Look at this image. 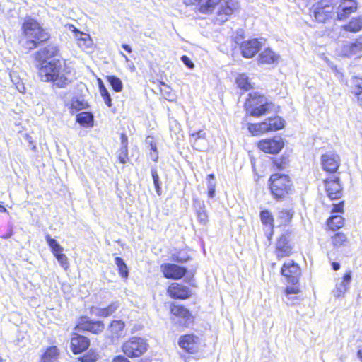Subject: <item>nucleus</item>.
<instances>
[{"label":"nucleus","mask_w":362,"mask_h":362,"mask_svg":"<svg viewBox=\"0 0 362 362\" xmlns=\"http://www.w3.org/2000/svg\"><path fill=\"white\" fill-rule=\"evenodd\" d=\"M38 76L41 81L52 82L59 88L67 86L71 80L69 78V71L64 62L59 59H53L48 63L37 64Z\"/></svg>","instance_id":"1"},{"label":"nucleus","mask_w":362,"mask_h":362,"mask_svg":"<svg viewBox=\"0 0 362 362\" xmlns=\"http://www.w3.org/2000/svg\"><path fill=\"white\" fill-rule=\"evenodd\" d=\"M23 36L22 45L25 49L32 50L36 48L41 42L49 39V35L35 19L27 17L22 25Z\"/></svg>","instance_id":"2"},{"label":"nucleus","mask_w":362,"mask_h":362,"mask_svg":"<svg viewBox=\"0 0 362 362\" xmlns=\"http://www.w3.org/2000/svg\"><path fill=\"white\" fill-rule=\"evenodd\" d=\"M245 103V107L247 114L253 117H260L269 112L274 108V104L268 100L263 95L252 93L248 95Z\"/></svg>","instance_id":"3"},{"label":"nucleus","mask_w":362,"mask_h":362,"mask_svg":"<svg viewBox=\"0 0 362 362\" xmlns=\"http://www.w3.org/2000/svg\"><path fill=\"white\" fill-rule=\"evenodd\" d=\"M245 103V107L247 114L253 117H260L269 112L274 108V104L268 100L263 95L252 93L248 95Z\"/></svg>","instance_id":"4"},{"label":"nucleus","mask_w":362,"mask_h":362,"mask_svg":"<svg viewBox=\"0 0 362 362\" xmlns=\"http://www.w3.org/2000/svg\"><path fill=\"white\" fill-rule=\"evenodd\" d=\"M269 188L275 199L284 197L290 191L291 182L286 175L275 173L269 179Z\"/></svg>","instance_id":"5"},{"label":"nucleus","mask_w":362,"mask_h":362,"mask_svg":"<svg viewBox=\"0 0 362 362\" xmlns=\"http://www.w3.org/2000/svg\"><path fill=\"white\" fill-rule=\"evenodd\" d=\"M146 340L141 337H133L122 344V351L128 357H139L147 350Z\"/></svg>","instance_id":"6"},{"label":"nucleus","mask_w":362,"mask_h":362,"mask_svg":"<svg viewBox=\"0 0 362 362\" xmlns=\"http://www.w3.org/2000/svg\"><path fill=\"white\" fill-rule=\"evenodd\" d=\"M299 266L292 260L285 262L281 268V274L284 276L288 283L296 285L300 276Z\"/></svg>","instance_id":"7"},{"label":"nucleus","mask_w":362,"mask_h":362,"mask_svg":"<svg viewBox=\"0 0 362 362\" xmlns=\"http://www.w3.org/2000/svg\"><path fill=\"white\" fill-rule=\"evenodd\" d=\"M259 148L267 153H278L284 147V141L280 136H275L273 139L261 140L258 143Z\"/></svg>","instance_id":"8"},{"label":"nucleus","mask_w":362,"mask_h":362,"mask_svg":"<svg viewBox=\"0 0 362 362\" xmlns=\"http://www.w3.org/2000/svg\"><path fill=\"white\" fill-rule=\"evenodd\" d=\"M240 8L238 0H222L218 11V20L226 21L228 17L237 11Z\"/></svg>","instance_id":"9"},{"label":"nucleus","mask_w":362,"mask_h":362,"mask_svg":"<svg viewBox=\"0 0 362 362\" xmlns=\"http://www.w3.org/2000/svg\"><path fill=\"white\" fill-rule=\"evenodd\" d=\"M59 54V49L54 45H49L34 54L37 64L48 63L49 60Z\"/></svg>","instance_id":"10"},{"label":"nucleus","mask_w":362,"mask_h":362,"mask_svg":"<svg viewBox=\"0 0 362 362\" xmlns=\"http://www.w3.org/2000/svg\"><path fill=\"white\" fill-rule=\"evenodd\" d=\"M160 269L167 279H180L187 273L186 268L174 264H163Z\"/></svg>","instance_id":"11"},{"label":"nucleus","mask_w":362,"mask_h":362,"mask_svg":"<svg viewBox=\"0 0 362 362\" xmlns=\"http://www.w3.org/2000/svg\"><path fill=\"white\" fill-rule=\"evenodd\" d=\"M179 345L186 351L193 354L198 351L200 341L198 337L194 334H186L180 338Z\"/></svg>","instance_id":"12"},{"label":"nucleus","mask_w":362,"mask_h":362,"mask_svg":"<svg viewBox=\"0 0 362 362\" xmlns=\"http://www.w3.org/2000/svg\"><path fill=\"white\" fill-rule=\"evenodd\" d=\"M105 327L101 321H90L88 317H81L76 329L87 330L95 334L103 331Z\"/></svg>","instance_id":"13"},{"label":"nucleus","mask_w":362,"mask_h":362,"mask_svg":"<svg viewBox=\"0 0 362 362\" xmlns=\"http://www.w3.org/2000/svg\"><path fill=\"white\" fill-rule=\"evenodd\" d=\"M339 181L338 177L325 181L327 194L330 199H339L342 195V187Z\"/></svg>","instance_id":"14"},{"label":"nucleus","mask_w":362,"mask_h":362,"mask_svg":"<svg viewBox=\"0 0 362 362\" xmlns=\"http://www.w3.org/2000/svg\"><path fill=\"white\" fill-rule=\"evenodd\" d=\"M321 162L325 170L329 173H334L339 168V157L335 153H327L322 156Z\"/></svg>","instance_id":"15"},{"label":"nucleus","mask_w":362,"mask_h":362,"mask_svg":"<svg viewBox=\"0 0 362 362\" xmlns=\"http://www.w3.org/2000/svg\"><path fill=\"white\" fill-rule=\"evenodd\" d=\"M262 44L257 39L245 41L240 46L241 52L244 57L251 58L260 49Z\"/></svg>","instance_id":"16"},{"label":"nucleus","mask_w":362,"mask_h":362,"mask_svg":"<svg viewBox=\"0 0 362 362\" xmlns=\"http://www.w3.org/2000/svg\"><path fill=\"white\" fill-rule=\"evenodd\" d=\"M168 293L171 298L177 299H186L190 296L189 288L176 282L169 286Z\"/></svg>","instance_id":"17"},{"label":"nucleus","mask_w":362,"mask_h":362,"mask_svg":"<svg viewBox=\"0 0 362 362\" xmlns=\"http://www.w3.org/2000/svg\"><path fill=\"white\" fill-rule=\"evenodd\" d=\"M89 346V340L87 337L76 333L73 334L71 339V349L74 354H77L86 350Z\"/></svg>","instance_id":"18"},{"label":"nucleus","mask_w":362,"mask_h":362,"mask_svg":"<svg viewBox=\"0 0 362 362\" xmlns=\"http://www.w3.org/2000/svg\"><path fill=\"white\" fill-rule=\"evenodd\" d=\"M357 9V4L354 0H343L338 7L337 18L343 20Z\"/></svg>","instance_id":"19"},{"label":"nucleus","mask_w":362,"mask_h":362,"mask_svg":"<svg viewBox=\"0 0 362 362\" xmlns=\"http://www.w3.org/2000/svg\"><path fill=\"white\" fill-rule=\"evenodd\" d=\"M171 313L173 315L182 319L180 323L185 326H188L192 322V317L189 311L181 305H172Z\"/></svg>","instance_id":"20"},{"label":"nucleus","mask_w":362,"mask_h":362,"mask_svg":"<svg viewBox=\"0 0 362 362\" xmlns=\"http://www.w3.org/2000/svg\"><path fill=\"white\" fill-rule=\"evenodd\" d=\"M351 281V272L346 273L340 283H337L336 288L333 290L332 293L334 297L340 298L344 296L348 290Z\"/></svg>","instance_id":"21"},{"label":"nucleus","mask_w":362,"mask_h":362,"mask_svg":"<svg viewBox=\"0 0 362 362\" xmlns=\"http://www.w3.org/2000/svg\"><path fill=\"white\" fill-rule=\"evenodd\" d=\"M291 252V247L288 243V238L283 235L276 243V255L279 258L288 256Z\"/></svg>","instance_id":"22"},{"label":"nucleus","mask_w":362,"mask_h":362,"mask_svg":"<svg viewBox=\"0 0 362 362\" xmlns=\"http://www.w3.org/2000/svg\"><path fill=\"white\" fill-rule=\"evenodd\" d=\"M333 8L330 6L317 7L314 11V17L316 21L324 23L332 18Z\"/></svg>","instance_id":"23"},{"label":"nucleus","mask_w":362,"mask_h":362,"mask_svg":"<svg viewBox=\"0 0 362 362\" xmlns=\"http://www.w3.org/2000/svg\"><path fill=\"white\" fill-rule=\"evenodd\" d=\"M119 308L117 303H113L105 308H99L96 307L91 308V313L100 317H107L114 313Z\"/></svg>","instance_id":"24"},{"label":"nucleus","mask_w":362,"mask_h":362,"mask_svg":"<svg viewBox=\"0 0 362 362\" xmlns=\"http://www.w3.org/2000/svg\"><path fill=\"white\" fill-rule=\"evenodd\" d=\"M279 55L274 53L271 49L268 48L262 52L259 56V63L272 64L278 61Z\"/></svg>","instance_id":"25"},{"label":"nucleus","mask_w":362,"mask_h":362,"mask_svg":"<svg viewBox=\"0 0 362 362\" xmlns=\"http://www.w3.org/2000/svg\"><path fill=\"white\" fill-rule=\"evenodd\" d=\"M300 292V290L295 286L287 287L285 290L286 299L285 302L288 305H295L298 303V297L297 294Z\"/></svg>","instance_id":"26"},{"label":"nucleus","mask_w":362,"mask_h":362,"mask_svg":"<svg viewBox=\"0 0 362 362\" xmlns=\"http://www.w3.org/2000/svg\"><path fill=\"white\" fill-rule=\"evenodd\" d=\"M222 0H201V4L199 10L202 13H211L214 11L215 7L221 4Z\"/></svg>","instance_id":"27"},{"label":"nucleus","mask_w":362,"mask_h":362,"mask_svg":"<svg viewBox=\"0 0 362 362\" xmlns=\"http://www.w3.org/2000/svg\"><path fill=\"white\" fill-rule=\"evenodd\" d=\"M59 350L57 346L47 349L42 356L41 362H58Z\"/></svg>","instance_id":"28"},{"label":"nucleus","mask_w":362,"mask_h":362,"mask_svg":"<svg viewBox=\"0 0 362 362\" xmlns=\"http://www.w3.org/2000/svg\"><path fill=\"white\" fill-rule=\"evenodd\" d=\"M342 28L346 31L357 33L362 29V18H353L347 24L344 25Z\"/></svg>","instance_id":"29"},{"label":"nucleus","mask_w":362,"mask_h":362,"mask_svg":"<svg viewBox=\"0 0 362 362\" xmlns=\"http://www.w3.org/2000/svg\"><path fill=\"white\" fill-rule=\"evenodd\" d=\"M87 106V103L83 99L74 98L70 103L69 109L71 114L74 115L77 112L86 109Z\"/></svg>","instance_id":"30"},{"label":"nucleus","mask_w":362,"mask_h":362,"mask_svg":"<svg viewBox=\"0 0 362 362\" xmlns=\"http://www.w3.org/2000/svg\"><path fill=\"white\" fill-rule=\"evenodd\" d=\"M197 216L200 223L206 225L208 221V214L205 210L204 202L197 201L195 203Z\"/></svg>","instance_id":"31"},{"label":"nucleus","mask_w":362,"mask_h":362,"mask_svg":"<svg viewBox=\"0 0 362 362\" xmlns=\"http://www.w3.org/2000/svg\"><path fill=\"white\" fill-rule=\"evenodd\" d=\"M76 121L83 127L93 125V116L90 112H83L77 115Z\"/></svg>","instance_id":"32"},{"label":"nucleus","mask_w":362,"mask_h":362,"mask_svg":"<svg viewBox=\"0 0 362 362\" xmlns=\"http://www.w3.org/2000/svg\"><path fill=\"white\" fill-rule=\"evenodd\" d=\"M45 240L55 257L63 254L64 248L54 239H53L50 235H46Z\"/></svg>","instance_id":"33"},{"label":"nucleus","mask_w":362,"mask_h":362,"mask_svg":"<svg viewBox=\"0 0 362 362\" xmlns=\"http://www.w3.org/2000/svg\"><path fill=\"white\" fill-rule=\"evenodd\" d=\"M110 328L112 337L119 338L123 334L124 323L121 320H113Z\"/></svg>","instance_id":"34"},{"label":"nucleus","mask_w":362,"mask_h":362,"mask_svg":"<svg viewBox=\"0 0 362 362\" xmlns=\"http://www.w3.org/2000/svg\"><path fill=\"white\" fill-rule=\"evenodd\" d=\"M327 225L332 230L341 228L344 225V218L340 215H333L327 220Z\"/></svg>","instance_id":"35"},{"label":"nucleus","mask_w":362,"mask_h":362,"mask_svg":"<svg viewBox=\"0 0 362 362\" xmlns=\"http://www.w3.org/2000/svg\"><path fill=\"white\" fill-rule=\"evenodd\" d=\"M293 211L288 209H281L279 211L277 219L279 220L281 224L288 223L293 218Z\"/></svg>","instance_id":"36"},{"label":"nucleus","mask_w":362,"mask_h":362,"mask_svg":"<svg viewBox=\"0 0 362 362\" xmlns=\"http://www.w3.org/2000/svg\"><path fill=\"white\" fill-rule=\"evenodd\" d=\"M353 84L355 86L353 93L358 96V103L362 106V78L354 77L353 78Z\"/></svg>","instance_id":"37"},{"label":"nucleus","mask_w":362,"mask_h":362,"mask_svg":"<svg viewBox=\"0 0 362 362\" xmlns=\"http://www.w3.org/2000/svg\"><path fill=\"white\" fill-rule=\"evenodd\" d=\"M236 83L238 86L245 90H247L251 88V84L248 76L245 74H241L236 78Z\"/></svg>","instance_id":"38"},{"label":"nucleus","mask_w":362,"mask_h":362,"mask_svg":"<svg viewBox=\"0 0 362 362\" xmlns=\"http://www.w3.org/2000/svg\"><path fill=\"white\" fill-rule=\"evenodd\" d=\"M267 120L271 131H276L284 127V121L279 117L269 118Z\"/></svg>","instance_id":"39"},{"label":"nucleus","mask_w":362,"mask_h":362,"mask_svg":"<svg viewBox=\"0 0 362 362\" xmlns=\"http://www.w3.org/2000/svg\"><path fill=\"white\" fill-rule=\"evenodd\" d=\"M98 81H99V90H100V95L103 98V100H104L105 104L108 107H111L112 106V99H111L110 95L109 94L107 88L103 83V81L100 79H99Z\"/></svg>","instance_id":"40"},{"label":"nucleus","mask_w":362,"mask_h":362,"mask_svg":"<svg viewBox=\"0 0 362 362\" xmlns=\"http://www.w3.org/2000/svg\"><path fill=\"white\" fill-rule=\"evenodd\" d=\"M260 219L264 225H269L273 227L274 218L272 213L268 210H263L260 212Z\"/></svg>","instance_id":"41"},{"label":"nucleus","mask_w":362,"mask_h":362,"mask_svg":"<svg viewBox=\"0 0 362 362\" xmlns=\"http://www.w3.org/2000/svg\"><path fill=\"white\" fill-rule=\"evenodd\" d=\"M115 263L118 267L119 272L120 275L123 278H127L128 276V269L126 264L123 261V259L120 257H116L115 259Z\"/></svg>","instance_id":"42"},{"label":"nucleus","mask_w":362,"mask_h":362,"mask_svg":"<svg viewBox=\"0 0 362 362\" xmlns=\"http://www.w3.org/2000/svg\"><path fill=\"white\" fill-rule=\"evenodd\" d=\"M207 187L208 196L213 198L215 196L216 182L214 181L215 177L214 174H209L207 176Z\"/></svg>","instance_id":"43"},{"label":"nucleus","mask_w":362,"mask_h":362,"mask_svg":"<svg viewBox=\"0 0 362 362\" xmlns=\"http://www.w3.org/2000/svg\"><path fill=\"white\" fill-rule=\"evenodd\" d=\"M107 81L110 83L114 90L116 92H119L122 89V81L115 76H109L107 77Z\"/></svg>","instance_id":"44"},{"label":"nucleus","mask_w":362,"mask_h":362,"mask_svg":"<svg viewBox=\"0 0 362 362\" xmlns=\"http://www.w3.org/2000/svg\"><path fill=\"white\" fill-rule=\"evenodd\" d=\"M190 142L193 148L199 151H205L208 147V141L206 137L200 139H194V141Z\"/></svg>","instance_id":"45"},{"label":"nucleus","mask_w":362,"mask_h":362,"mask_svg":"<svg viewBox=\"0 0 362 362\" xmlns=\"http://www.w3.org/2000/svg\"><path fill=\"white\" fill-rule=\"evenodd\" d=\"M151 172V175H152V177L153 180V183H154V186H155V188L156 190V193L158 194V196H160L161 194L162 191H161V187H160L161 183L159 181L158 175L157 173L156 170L154 168H152Z\"/></svg>","instance_id":"46"},{"label":"nucleus","mask_w":362,"mask_h":362,"mask_svg":"<svg viewBox=\"0 0 362 362\" xmlns=\"http://www.w3.org/2000/svg\"><path fill=\"white\" fill-rule=\"evenodd\" d=\"M346 241V235L341 233H338L332 237V243L335 247L341 246Z\"/></svg>","instance_id":"47"},{"label":"nucleus","mask_w":362,"mask_h":362,"mask_svg":"<svg viewBox=\"0 0 362 362\" xmlns=\"http://www.w3.org/2000/svg\"><path fill=\"white\" fill-rule=\"evenodd\" d=\"M118 159L121 163H126L128 160V147L121 146L118 152Z\"/></svg>","instance_id":"48"},{"label":"nucleus","mask_w":362,"mask_h":362,"mask_svg":"<svg viewBox=\"0 0 362 362\" xmlns=\"http://www.w3.org/2000/svg\"><path fill=\"white\" fill-rule=\"evenodd\" d=\"M353 56L362 53V42L356 40L354 42H350Z\"/></svg>","instance_id":"49"},{"label":"nucleus","mask_w":362,"mask_h":362,"mask_svg":"<svg viewBox=\"0 0 362 362\" xmlns=\"http://www.w3.org/2000/svg\"><path fill=\"white\" fill-rule=\"evenodd\" d=\"M339 53L343 56L352 57L353 54L350 42L344 43L341 47Z\"/></svg>","instance_id":"50"},{"label":"nucleus","mask_w":362,"mask_h":362,"mask_svg":"<svg viewBox=\"0 0 362 362\" xmlns=\"http://www.w3.org/2000/svg\"><path fill=\"white\" fill-rule=\"evenodd\" d=\"M60 265L65 269L67 270L69 267V263L67 257L65 254H61L56 257Z\"/></svg>","instance_id":"51"},{"label":"nucleus","mask_w":362,"mask_h":362,"mask_svg":"<svg viewBox=\"0 0 362 362\" xmlns=\"http://www.w3.org/2000/svg\"><path fill=\"white\" fill-rule=\"evenodd\" d=\"M206 132L204 130H199L197 132H190V141H194V139H200L206 137Z\"/></svg>","instance_id":"52"},{"label":"nucleus","mask_w":362,"mask_h":362,"mask_svg":"<svg viewBox=\"0 0 362 362\" xmlns=\"http://www.w3.org/2000/svg\"><path fill=\"white\" fill-rule=\"evenodd\" d=\"M258 124H250L248 127V130L250 132H251L253 135H258L261 134L260 133V127H257Z\"/></svg>","instance_id":"53"},{"label":"nucleus","mask_w":362,"mask_h":362,"mask_svg":"<svg viewBox=\"0 0 362 362\" xmlns=\"http://www.w3.org/2000/svg\"><path fill=\"white\" fill-rule=\"evenodd\" d=\"M173 257L174 260L178 262H187L189 259V257L182 252H179L177 255H174Z\"/></svg>","instance_id":"54"},{"label":"nucleus","mask_w":362,"mask_h":362,"mask_svg":"<svg viewBox=\"0 0 362 362\" xmlns=\"http://www.w3.org/2000/svg\"><path fill=\"white\" fill-rule=\"evenodd\" d=\"M98 358L95 354L93 353L89 355H86L81 358L82 362H95Z\"/></svg>","instance_id":"55"},{"label":"nucleus","mask_w":362,"mask_h":362,"mask_svg":"<svg viewBox=\"0 0 362 362\" xmlns=\"http://www.w3.org/2000/svg\"><path fill=\"white\" fill-rule=\"evenodd\" d=\"M257 127H260V133L262 134L271 131L268 125V120L259 123Z\"/></svg>","instance_id":"56"},{"label":"nucleus","mask_w":362,"mask_h":362,"mask_svg":"<svg viewBox=\"0 0 362 362\" xmlns=\"http://www.w3.org/2000/svg\"><path fill=\"white\" fill-rule=\"evenodd\" d=\"M257 127H260V133L262 134L271 131L268 125V120L259 123Z\"/></svg>","instance_id":"57"},{"label":"nucleus","mask_w":362,"mask_h":362,"mask_svg":"<svg viewBox=\"0 0 362 362\" xmlns=\"http://www.w3.org/2000/svg\"><path fill=\"white\" fill-rule=\"evenodd\" d=\"M181 60L183 62V64L187 66L189 69H192L194 67V63L190 60V59L184 55L181 57Z\"/></svg>","instance_id":"58"},{"label":"nucleus","mask_w":362,"mask_h":362,"mask_svg":"<svg viewBox=\"0 0 362 362\" xmlns=\"http://www.w3.org/2000/svg\"><path fill=\"white\" fill-rule=\"evenodd\" d=\"M344 202H341L338 204H334L332 210V213H341L343 211Z\"/></svg>","instance_id":"59"},{"label":"nucleus","mask_w":362,"mask_h":362,"mask_svg":"<svg viewBox=\"0 0 362 362\" xmlns=\"http://www.w3.org/2000/svg\"><path fill=\"white\" fill-rule=\"evenodd\" d=\"M112 362H130L127 358L122 356H117L115 357Z\"/></svg>","instance_id":"60"},{"label":"nucleus","mask_w":362,"mask_h":362,"mask_svg":"<svg viewBox=\"0 0 362 362\" xmlns=\"http://www.w3.org/2000/svg\"><path fill=\"white\" fill-rule=\"evenodd\" d=\"M127 146H128L127 136L124 134H122L121 135V146L127 147Z\"/></svg>","instance_id":"61"},{"label":"nucleus","mask_w":362,"mask_h":362,"mask_svg":"<svg viewBox=\"0 0 362 362\" xmlns=\"http://www.w3.org/2000/svg\"><path fill=\"white\" fill-rule=\"evenodd\" d=\"M26 141L29 143V144L30 145V148L33 151H35L36 149V146L35 145L33 144V140H32V137L30 136V135H28L26 134L25 136Z\"/></svg>","instance_id":"62"},{"label":"nucleus","mask_w":362,"mask_h":362,"mask_svg":"<svg viewBox=\"0 0 362 362\" xmlns=\"http://www.w3.org/2000/svg\"><path fill=\"white\" fill-rule=\"evenodd\" d=\"M184 2L186 4H189V5L195 4L197 2L199 3V5L201 4V0H184Z\"/></svg>","instance_id":"63"},{"label":"nucleus","mask_w":362,"mask_h":362,"mask_svg":"<svg viewBox=\"0 0 362 362\" xmlns=\"http://www.w3.org/2000/svg\"><path fill=\"white\" fill-rule=\"evenodd\" d=\"M357 356L362 361V348L357 351Z\"/></svg>","instance_id":"64"}]
</instances>
